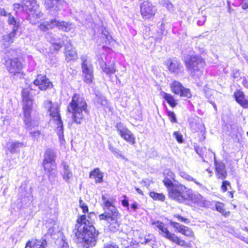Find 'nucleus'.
Masks as SVG:
<instances>
[{
    "instance_id": "9b49d317",
    "label": "nucleus",
    "mask_w": 248,
    "mask_h": 248,
    "mask_svg": "<svg viewBox=\"0 0 248 248\" xmlns=\"http://www.w3.org/2000/svg\"><path fill=\"white\" fill-rule=\"evenodd\" d=\"M45 37L46 40L49 42L54 46V49L60 50L63 46L69 43L68 37L61 33H53L52 32H48Z\"/></svg>"
},
{
    "instance_id": "603ef678",
    "label": "nucleus",
    "mask_w": 248,
    "mask_h": 248,
    "mask_svg": "<svg viewBox=\"0 0 248 248\" xmlns=\"http://www.w3.org/2000/svg\"><path fill=\"white\" fill-rule=\"evenodd\" d=\"M216 210L220 213L223 214L225 211L223 208V205L221 203H219L216 206Z\"/></svg>"
},
{
    "instance_id": "f3484780",
    "label": "nucleus",
    "mask_w": 248,
    "mask_h": 248,
    "mask_svg": "<svg viewBox=\"0 0 248 248\" xmlns=\"http://www.w3.org/2000/svg\"><path fill=\"white\" fill-rule=\"evenodd\" d=\"M169 71L175 75H179L183 73L184 70L180 62L174 59H169L165 62Z\"/></svg>"
},
{
    "instance_id": "338daca9",
    "label": "nucleus",
    "mask_w": 248,
    "mask_h": 248,
    "mask_svg": "<svg viewBox=\"0 0 248 248\" xmlns=\"http://www.w3.org/2000/svg\"><path fill=\"white\" fill-rule=\"evenodd\" d=\"M135 189H136V191H137L138 193H139V194H141V195H143V192H142V191L140 189V188H137V187H136V188H135Z\"/></svg>"
},
{
    "instance_id": "7c9ffc66",
    "label": "nucleus",
    "mask_w": 248,
    "mask_h": 248,
    "mask_svg": "<svg viewBox=\"0 0 248 248\" xmlns=\"http://www.w3.org/2000/svg\"><path fill=\"white\" fill-rule=\"evenodd\" d=\"M42 165L45 170L49 173L48 177L50 179L52 173L55 174V173H53V171L55 170L57 168L56 163H47L46 165L43 163Z\"/></svg>"
},
{
    "instance_id": "69168bd1",
    "label": "nucleus",
    "mask_w": 248,
    "mask_h": 248,
    "mask_svg": "<svg viewBox=\"0 0 248 248\" xmlns=\"http://www.w3.org/2000/svg\"><path fill=\"white\" fill-rule=\"evenodd\" d=\"M233 193L234 191H229L227 193V196L231 198H232L233 197Z\"/></svg>"
},
{
    "instance_id": "20e7f679",
    "label": "nucleus",
    "mask_w": 248,
    "mask_h": 248,
    "mask_svg": "<svg viewBox=\"0 0 248 248\" xmlns=\"http://www.w3.org/2000/svg\"><path fill=\"white\" fill-rule=\"evenodd\" d=\"M44 106L50 117V123L55 124L61 145H64L65 140L64 139L63 123L60 114V105L57 102L46 100L44 102Z\"/></svg>"
},
{
    "instance_id": "2f4dec72",
    "label": "nucleus",
    "mask_w": 248,
    "mask_h": 248,
    "mask_svg": "<svg viewBox=\"0 0 248 248\" xmlns=\"http://www.w3.org/2000/svg\"><path fill=\"white\" fill-rule=\"evenodd\" d=\"M60 0H45V5L46 9L57 10L59 7Z\"/></svg>"
},
{
    "instance_id": "3c124183",
    "label": "nucleus",
    "mask_w": 248,
    "mask_h": 248,
    "mask_svg": "<svg viewBox=\"0 0 248 248\" xmlns=\"http://www.w3.org/2000/svg\"><path fill=\"white\" fill-rule=\"evenodd\" d=\"M18 28H13L12 31L8 34V36L10 37V38L12 39L13 41H14V39L16 36V32L17 31Z\"/></svg>"
},
{
    "instance_id": "2eb2a0df",
    "label": "nucleus",
    "mask_w": 248,
    "mask_h": 248,
    "mask_svg": "<svg viewBox=\"0 0 248 248\" xmlns=\"http://www.w3.org/2000/svg\"><path fill=\"white\" fill-rule=\"evenodd\" d=\"M185 195V201H188L190 203H194L203 206L205 205L204 198L198 193H194L190 189H188Z\"/></svg>"
},
{
    "instance_id": "bb28decb",
    "label": "nucleus",
    "mask_w": 248,
    "mask_h": 248,
    "mask_svg": "<svg viewBox=\"0 0 248 248\" xmlns=\"http://www.w3.org/2000/svg\"><path fill=\"white\" fill-rule=\"evenodd\" d=\"M89 178L94 179L96 183H101L103 182V173L100 171L99 168H96L90 172Z\"/></svg>"
},
{
    "instance_id": "052dcab7",
    "label": "nucleus",
    "mask_w": 248,
    "mask_h": 248,
    "mask_svg": "<svg viewBox=\"0 0 248 248\" xmlns=\"http://www.w3.org/2000/svg\"><path fill=\"white\" fill-rule=\"evenodd\" d=\"M227 7H228V11L229 13H231L233 9L231 7V4L230 1H227Z\"/></svg>"
},
{
    "instance_id": "5701e85b",
    "label": "nucleus",
    "mask_w": 248,
    "mask_h": 248,
    "mask_svg": "<svg viewBox=\"0 0 248 248\" xmlns=\"http://www.w3.org/2000/svg\"><path fill=\"white\" fill-rule=\"evenodd\" d=\"M163 174L165 178L163 180L164 185L167 187H169L173 185V181H174L175 174L170 169H165L164 170Z\"/></svg>"
},
{
    "instance_id": "37998d69",
    "label": "nucleus",
    "mask_w": 248,
    "mask_h": 248,
    "mask_svg": "<svg viewBox=\"0 0 248 248\" xmlns=\"http://www.w3.org/2000/svg\"><path fill=\"white\" fill-rule=\"evenodd\" d=\"M79 206L82 209V211L84 213H86L88 212V206L82 200H79Z\"/></svg>"
},
{
    "instance_id": "09e8293b",
    "label": "nucleus",
    "mask_w": 248,
    "mask_h": 248,
    "mask_svg": "<svg viewBox=\"0 0 248 248\" xmlns=\"http://www.w3.org/2000/svg\"><path fill=\"white\" fill-rule=\"evenodd\" d=\"M185 235L187 237H194V232L192 231V230L189 227H187V228H186V231L185 232Z\"/></svg>"
},
{
    "instance_id": "ddd939ff",
    "label": "nucleus",
    "mask_w": 248,
    "mask_h": 248,
    "mask_svg": "<svg viewBox=\"0 0 248 248\" xmlns=\"http://www.w3.org/2000/svg\"><path fill=\"white\" fill-rule=\"evenodd\" d=\"M5 66L8 72L13 75L21 72L23 65L17 58L8 59L5 62Z\"/></svg>"
},
{
    "instance_id": "f704fd0d",
    "label": "nucleus",
    "mask_w": 248,
    "mask_h": 248,
    "mask_svg": "<svg viewBox=\"0 0 248 248\" xmlns=\"http://www.w3.org/2000/svg\"><path fill=\"white\" fill-rule=\"evenodd\" d=\"M149 195L154 200H158L163 202L165 199V196L162 193H158L154 191H152L150 192Z\"/></svg>"
},
{
    "instance_id": "423d86ee",
    "label": "nucleus",
    "mask_w": 248,
    "mask_h": 248,
    "mask_svg": "<svg viewBox=\"0 0 248 248\" xmlns=\"http://www.w3.org/2000/svg\"><path fill=\"white\" fill-rule=\"evenodd\" d=\"M22 8L28 14L27 19L33 25L38 22L43 16L35 0H22Z\"/></svg>"
},
{
    "instance_id": "393cba45",
    "label": "nucleus",
    "mask_w": 248,
    "mask_h": 248,
    "mask_svg": "<svg viewBox=\"0 0 248 248\" xmlns=\"http://www.w3.org/2000/svg\"><path fill=\"white\" fill-rule=\"evenodd\" d=\"M56 155L54 151L47 149L44 155L43 163L46 165L47 163H56Z\"/></svg>"
},
{
    "instance_id": "b1692460",
    "label": "nucleus",
    "mask_w": 248,
    "mask_h": 248,
    "mask_svg": "<svg viewBox=\"0 0 248 248\" xmlns=\"http://www.w3.org/2000/svg\"><path fill=\"white\" fill-rule=\"evenodd\" d=\"M46 245L47 242L45 239L32 240L28 241L25 248H46Z\"/></svg>"
},
{
    "instance_id": "49530a36",
    "label": "nucleus",
    "mask_w": 248,
    "mask_h": 248,
    "mask_svg": "<svg viewBox=\"0 0 248 248\" xmlns=\"http://www.w3.org/2000/svg\"><path fill=\"white\" fill-rule=\"evenodd\" d=\"M162 5L169 10L172 9L173 6L172 4L169 1V0H163L162 1Z\"/></svg>"
},
{
    "instance_id": "e2e57ef3",
    "label": "nucleus",
    "mask_w": 248,
    "mask_h": 248,
    "mask_svg": "<svg viewBox=\"0 0 248 248\" xmlns=\"http://www.w3.org/2000/svg\"><path fill=\"white\" fill-rule=\"evenodd\" d=\"M242 84H243V85L245 87H247V88H248V82H247V80H246V78H245V77H244V78H243V82H242Z\"/></svg>"
},
{
    "instance_id": "0e129e2a",
    "label": "nucleus",
    "mask_w": 248,
    "mask_h": 248,
    "mask_svg": "<svg viewBox=\"0 0 248 248\" xmlns=\"http://www.w3.org/2000/svg\"><path fill=\"white\" fill-rule=\"evenodd\" d=\"M242 8L243 9H247L248 8V2H245L244 3H242Z\"/></svg>"
},
{
    "instance_id": "de8ad7c7",
    "label": "nucleus",
    "mask_w": 248,
    "mask_h": 248,
    "mask_svg": "<svg viewBox=\"0 0 248 248\" xmlns=\"http://www.w3.org/2000/svg\"><path fill=\"white\" fill-rule=\"evenodd\" d=\"M30 135L34 139V140H38L40 137L41 133L40 131L37 130L34 132H31L30 133Z\"/></svg>"
},
{
    "instance_id": "c9c22d12",
    "label": "nucleus",
    "mask_w": 248,
    "mask_h": 248,
    "mask_svg": "<svg viewBox=\"0 0 248 248\" xmlns=\"http://www.w3.org/2000/svg\"><path fill=\"white\" fill-rule=\"evenodd\" d=\"M8 23L9 25H14L13 28H18L19 26V23L17 22L15 18L12 16V14L9 13L8 14Z\"/></svg>"
},
{
    "instance_id": "f257e3e1",
    "label": "nucleus",
    "mask_w": 248,
    "mask_h": 248,
    "mask_svg": "<svg viewBox=\"0 0 248 248\" xmlns=\"http://www.w3.org/2000/svg\"><path fill=\"white\" fill-rule=\"evenodd\" d=\"M79 224L75 232L76 241L77 243L83 242L86 248L95 245L98 232L94 227L86 219L85 215L80 216L77 219Z\"/></svg>"
},
{
    "instance_id": "0eeeda50",
    "label": "nucleus",
    "mask_w": 248,
    "mask_h": 248,
    "mask_svg": "<svg viewBox=\"0 0 248 248\" xmlns=\"http://www.w3.org/2000/svg\"><path fill=\"white\" fill-rule=\"evenodd\" d=\"M186 65L193 77H199L203 74L205 62L199 56H189L185 61Z\"/></svg>"
},
{
    "instance_id": "dca6fc26",
    "label": "nucleus",
    "mask_w": 248,
    "mask_h": 248,
    "mask_svg": "<svg viewBox=\"0 0 248 248\" xmlns=\"http://www.w3.org/2000/svg\"><path fill=\"white\" fill-rule=\"evenodd\" d=\"M140 14L144 19H149L153 17L156 11L153 4L148 1L143 2L140 6Z\"/></svg>"
},
{
    "instance_id": "79ce46f5",
    "label": "nucleus",
    "mask_w": 248,
    "mask_h": 248,
    "mask_svg": "<svg viewBox=\"0 0 248 248\" xmlns=\"http://www.w3.org/2000/svg\"><path fill=\"white\" fill-rule=\"evenodd\" d=\"M227 186H229L231 188V186L230 183L228 181H223L221 186V191L223 192L227 191L228 189Z\"/></svg>"
},
{
    "instance_id": "72a5a7b5",
    "label": "nucleus",
    "mask_w": 248,
    "mask_h": 248,
    "mask_svg": "<svg viewBox=\"0 0 248 248\" xmlns=\"http://www.w3.org/2000/svg\"><path fill=\"white\" fill-rule=\"evenodd\" d=\"M179 175L183 179L188 181H192L194 182L197 186H198L200 187H202L203 186L202 184L197 181L191 176L189 175L187 172L185 171H180L179 172Z\"/></svg>"
},
{
    "instance_id": "a19ab883",
    "label": "nucleus",
    "mask_w": 248,
    "mask_h": 248,
    "mask_svg": "<svg viewBox=\"0 0 248 248\" xmlns=\"http://www.w3.org/2000/svg\"><path fill=\"white\" fill-rule=\"evenodd\" d=\"M173 137L176 139L177 141L179 143H182L183 141V135L179 131H175L173 133Z\"/></svg>"
},
{
    "instance_id": "58836bf2",
    "label": "nucleus",
    "mask_w": 248,
    "mask_h": 248,
    "mask_svg": "<svg viewBox=\"0 0 248 248\" xmlns=\"http://www.w3.org/2000/svg\"><path fill=\"white\" fill-rule=\"evenodd\" d=\"M108 149L115 155L118 156L121 158H124V156L120 153L119 150L116 148L114 147L111 144L108 145Z\"/></svg>"
},
{
    "instance_id": "680f3d73",
    "label": "nucleus",
    "mask_w": 248,
    "mask_h": 248,
    "mask_svg": "<svg viewBox=\"0 0 248 248\" xmlns=\"http://www.w3.org/2000/svg\"><path fill=\"white\" fill-rule=\"evenodd\" d=\"M13 6H14V9L15 10H16V9H18L20 8V7H22V3L20 4H18V3H15L13 5Z\"/></svg>"
},
{
    "instance_id": "8fccbe9b",
    "label": "nucleus",
    "mask_w": 248,
    "mask_h": 248,
    "mask_svg": "<svg viewBox=\"0 0 248 248\" xmlns=\"http://www.w3.org/2000/svg\"><path fill=\"white\" fill-rule=\"evenodd\" d=\"M174 217L178 218V219L181 222H184L186 224H188L190 222V221L188 218H185L181 216L175 215H174Z\"/></svg>"
},
{
    "instance_id": "6ab92c4d",
    "label": "nucleus",
    "mask_w": 248,
    "mask_h": 248,
    "mask_svg": "<svg viewBox=\"0 0 248 248\" xmlns=\"http://www.w3.org/2000/svg\"><path fill=\"white\" fill-rule=\"evenodd\" d=\"M215 174L218 179L224 180L228 175L226 169V166L224 163L221 162H217L215 160Z\"/></svg>"
},
{
    "instance_id": "a878e982",
    "label": "nucleus",
    "mask_w": 248,
    "mask_h": 248,
    "mask_svg": "<svg viewBox=\"0 0 248 248\" xmlns=\"http://www.w3.org/2000/svg\"><path fill=\"white\" fill-rule=\"evenodd\" d=\"M99 64L102 71L107 75L113 74L116 71L113 62L108 65L106 62L99 61Z\"/></svg>"
},
{
    "instance_id": "bf43d9fd",
    "label": "nucleus",
    "mask_w": 248,
    "mask_h": 248,
    "mask_svg": "<svg viewBox=\"0 0 248 248\" xmlns=\"http://www.w3.org/2000/svg\"><path fill=\"white\" fill-rule=\"evenodd\" d=\"M61 248H69L68 243L65 241L62 240V244L61 245Z\"/></svg>"
},
{
    "instance_id": "774afa93",
    "label": "nucleus",
    "mask_w": 248,
    "mask_h": 248,
    "mask_svg": "<svg viewBox=\"0 0 248 248\" xmlns=\"http://www.w3.org/2000/svg\"><path fill=\"white\" fill-rule=\"evenodd\" d=\"M205 19L204 18L203 21H201L199 20L197 22V24L199 26H202V25L203 24V23L205 22Z\"/></svg>"
},
{
    "instance_id": "f8f14e48",
    "label": "nucleus",
    "mask_w": 248,
    "mask_h": 248,
    "mask_svg": "<svg viewBox=\"0 0 248 248\" xmlns=\"http://www.w3.org/2000/svg\"><path fill=\"white\" fill-rule=\"evenodd\" d=\"M169 191V196L171 198L178 201L179 202H185V195L188 189L185 186L179 184L167 187Z\"/></svg>"
},
{
    "instance_id": "ea45409f",
    "label": "nucleus",
    "mask_w": 248,
    "mask_h": 248,
    "mask_svg": "<svg viewBox=\"0 0 248 248\" xmlns=\"http://www.w3.org/2000/svg\"><path fill=\"white\" fill-rule=\"evenodd\" d=\"M167 116L169 117L170 120L172 123H177V120L176 118V116L175 113L171 111L167 110Z\"/></svg>"
},
{
    "instance_id": "aec40b11",
    "label": "nucleus",
    "mask_w": 248,
    "mask_h": 248,
    "mask_svg": "<svg viewBox=\"0 0 248 248\" xmlns=\"http://www.w3.org/2000/svg\"><path fill=\"white\" fill-rule=\"evenodd\" d=\"M64 46V54L66 57V60L67 62H69L71 60H77L78 58L77 52L75 48L72 47L70 40H69V43H66Z\"/></svg>"
},
{
    "instance_id": "5fc2aeb1",
    "label": "nucleus",
    "mask_w": 248,
    "mask_h": 248,
    "mask_svg": "<svg viewBox=\"0 0 248 248\" xmlns=\"http://www.w3.org/2000/svg\"><path fill=\"white\" fill-rule=\"evenodd\" d=\"M9 13L6 12L4 8L0 7V16H7Z\"/></svg>"
},
{
    "instance_id": "473e14b6",
    "label": "nucleus",
    "mask_w": 248,
    "mask_h": 248,
    "mask_svg": "<svg viewBox=\"0 0 248 248\" xmlns=\"http://www.w3.org/2000/svg\"><path fill=\"white\" fill-rule=\"evenodd\" d=\"M170 224L171 226L175 228L178 232L185 235L187 226L180 224L178 222L172 220L170 221Z\"/></svg>"
},
{
    "instance_id": "c03bdc74",
    "label": "nucleus",
    "mask_w": 248,
    "mask_h": 248,
    "mask_svg": "<svg viewBox=\"0 0 248 248\" xmlns=\"http://www.w3.org/2000/svg\"><path fill=\"white\" fill-rule=\"evenodd\" d=\"M97 103L98 105L105 106L107 105L108 101L104 97H101L98 98Z\"/></svg>"
},
{
    "instance_id": "4be33fe9",
    "label": "nucleus",
    "mask_w": 248,
    "mask_h": 248,
    "mask_svg": "<svg viewBox=\"0 0 248 248\" xmlns=\"http://www.w3.org/2000/svg\"><path fill=\"white\" fill-rule=\"evenodd\" d=\"M235 99L237 102L243 108H248V99L241 91H237L234 93Z\"/></svg>"
},
{
    "instance_id": "39448f33",
    "label": "nucleus",
    "mask_w": 248,
    "mask_h": 248,
    "mask_svg": "<svg viewBox=\"0 0 248 248\" xmlns=\"http://www.w3.org/2000/svg\"><path fill=\"white\" fill-rule=\"evenodd\" d=\"M23 97L24 112V121L25 124L28 129H31L32 127L38 124L37 121L32 120L31 117V113L32 111V100L30 97L29 90L28 88L23 89L22 91Z\"/></svg>"
},
{
    "instance_id": "13d9d810",
    "label": "nucleus",
    "mask_w": 248,
    "mask_h": 248,
    "mask_svg": "<svg viewBox=\"0 0 248 248\" xmlns=\"http://www.w3.org/2000/svg\"><path fill=\"white\" fill-rule=\"evenodd\" d=\"M104 248H119L118 246L115 244H106L104 246Z\"/></svg>"
},
{
    "instance_id": "4d7b16f0",
    "label": "nucleus",
    "mask_w": 248,
    "mask_h": 248,
    "mask_svg": "<svg viewBox=\"0 0 248 248\" xmlns=\"http://www.w3.org/2000/svg\"><path fill=\"white\" fill-rule=\"evenodd\" d=\"M131 208L134 212H136L138 209V204L136 202H133L131 205Z\"/></svg>"
},
{
    "instance_id": "4c0bfd02",
    "label": "nucleus",
    "mask_w": 248,
    "mask_h": 248,
    "mask_svg": "<svg viewBox=\"0 0 248 248\" xmlns=\"http://www.w3.org/2000/svg\"><path fill=\"white\" fill-rule=\"evenodd\" d=\"M181 96H184L189 98L191 97L192 95L189 89L185 88L183 87L182 91L179 94Z\"/></svg>"
},
{
    "instance_id": "6e6d98bb",
    "label": "nucleus",
    "mask_w": 248,
    "mask_h": 248,
    "mask_svg": "<svg viewBox=\"0 0 248 248\" xmlns=\"http://www.w3.org/2000/svg\"><path fill=\"white\" fill-rule=\"evenodd\" d=\"M122 204L123 206L127 207V210H129V203L127 200H123L122 201Z\"/></svg>"
},
{
    "instance_id": "a211bd4d",
    "label": "nucleus",
    "mask_w": 248,
    "mask_h": 248,
    "mask_svg": "<svg viewBox=\"0 0 248 248\" xmlns=\"http://www.w3.org/2000/svg\"><path fill=\"white\" fill-rule=\"evenodd\" d=\"M33 85L42 91L46 90L50 88L52 85L46 76L38 75L36 79L33 82Z\"/></svg>"
},
{
    "instance_id": "a18cd8bd",
    "label": "nucleus",
    "mask_w": 248,
    "mask_h": 248,
    "mask_svg": "<svg viewBox=\"0 0 248 248\" xmlns=\"http://www.w3.org/2000/svg\"><path fill=\"white\" fill-rule=\"evenodd\" d=\"M32 200H33L32 196L29 195L27 197V198H22L21 202L23 204L25 205V204H27L28 203L29 204H30V202H32Z\"/></svg>"
},
{
    "instance_id": "864d4df0",
    "label": "nucleus",
    "mask_w": 248,
    "mask_h": 248,
    "mask_svg": "<svg viewBox=\"0 0 248 248\" xmlns=\"http://www.w3.org/2000/svg\"><path fill=\"white\" fill-rule=\"evenodd\" d=\"M232 76L234 78H240L239 71L238 70L234 71L232 73Z\"/></svg>"
},
{
    "instance_id": "9d476101",
    "label": "nucleus",
    "mask_w": 248,
    "mask_h": 248,
    "mask_svg": "<svg viewBox=\"0 0 248 248\" xmlns=\"http://www.w3.org/2000/svg\"><path fill=\"white\" fill-rule=\"evenodd\" d=\"M81 67L83 81L87 84L91 83L94 78L93 66L91 59L87 55L80 57Z\"/></svg>"
},
{
    "instance_id": "7ed1b4c3",
    "label": "nucleus",
    "mask_w": 248,
    "mask_h": 248,
    "mask_svg": "<svg viewBox=\"0 0 248 248\" xmlns=\"http://www.w3.org/2000/svg\"><path fill=\"white\" fill-rule=\"evenodd\" d=\"M67 110L72 114L73 121L77 124H81L89 114L84 98L78 94L73 95L67 107Z\"/></svg>"
},
{
    "instance_id": "cd10ccee",
    "label": "nucleus",
    "mask_w": 248,
    "mask_h": 248,
    "mask_svg": "<svg viewBox=\"0 0 248 248\" xmlns=\"http://www.w3.org/2000/svg\"><path fill=\"white\" fill-rule=\"evenodd\" d=\"M63 167L62 178L67 183H70V179L73 176V173L69 166L64 162L62 163Z\"/></svg>"
},
{
    "instance_id": "6e6552de",
    "label": "nucleus",
    "mask_w": 248,
    "mask_h": 248,
    "mask_svg": "<svg viewBox=\"0 0 248 248\" xmlns=\"http://www.w3.org/2000/svg\"><path fill=\"white\" fill-rule=\"evenodd\" d=\"M152 224L155 225V228L158 229V233L161 236L180 246L189 247V244L180 239L175 234L170 232L163 222L156 220L153 221Z\"/></svg>"
},
{
    "instance_id": "f03ea898",
    "label": "nucleus",
    "mask_w": 248,
    "mask_h": 248,
    "mask_svg": "<svg viewBox=\"0 0 248 248\" xmlns=\"http://www.w3.org/2000/svg\"><path fill=\"white\" fill-rule=\"evenodd\" d=\"M101 198L104 213L98 216L99 219L106 220L108 224L109 229L115 232L119 230L120 222L118 220L120 214L114 205L115 199L112 197L107 198L105 195H102Z\"/></svg>"
},
{
    "instance_id": "c756f323",
    "label": "nucleus",
    "mask_w": 248,
    "mask_h": 248,
    "mask_svg": "<svg viewBox=\"0 0 248 248\" xmlns=\"http://www.w3.org/2000/svg\"><path fill=\"white\" fill-rule=\"evenodd\" d=\"M183 86L178 81H173L170 85L171 91L176 94H179L183 89Z\"/></svg>"
},
{
    "instance_id": "c85d7f7f",
    "label": "nucleus",
    "mask_w": 248,
    "mask_h": 248,
    "mask_svg": "<svg viewBox=\"0 0 248 248\" xmlns=\"http://www.w3.org/2000/svg\"><path fill=\"white\" fill-rule=\"evenodd\" d=\"M161 95L171 107L176 106L177 103L172 95L164 92L161 93Z\"/></svg>"
},
{
    "instance_id": "4468645a",
    "label": "nucleus",
    "mask_w": 248,
    "mask_h": 248,
    "mask_svg": "<svg viewBox=\"0 0 248 248\" xmlns=\"http://www.w3.org/2000/svg\"><path fill=\"white\" fill-rule=\"evenodd\" d=\"M116 127L121 137L132 145L135 143V138L131 132L122 123L116 124Z\"/></svg>"
},
{
    "instance_id": "e433bc0d",
    "label": "nucleus",
    "mask_w": 248,
    "mask_h": 248,
    "mask_svg": "<svg viewBox=\"0 0 248 248\" xmlns=\"http://www.w3.org/2000/svg\"><path fill=\"white\" fill-rule=\"evenodd\" d=\"M2 40L4 48L8 47L13 42L12 39L10 38V37H9L8 34L3 36Z\"/></svg>"
},
{
    "instance_id": "412c9836",
    "label": "nucleus",
    "mask_w": 248,
    "mask_h": 248,
    "mask_svg": "<svg viewBox=\"0 0 248 248\" xmlns=\"http://www.w3.org/2000/svg\"><path fill=\"white\" fill-rule=\"evenodd\" d=\"M24 143L22 142L10 141L8 142L5 146L6 151L12 154L18 153L20 152V149L24 147Z\"/></svg>"
},
{
    "instance_id": "1a4fd4ad",
    "label": "nucleus",
    "mask_w": 248,
    "mask_h": 248,
    "mask_svg": "<svg viewBox=\"0 0 248 248\" xmlns=\"http://www.w3.org/2000/svg\"><path fill=\"white\" fill-rule=\"evenodd\" d=\"M55 27L58 28L59 30L68 32L71 31L74 28V25L69 22L60 21L55 19H51L50 21H46L41 22L38 26V28L43 32H49L50 29Z\"/></svg>"
}]
</instances>
